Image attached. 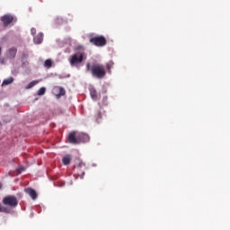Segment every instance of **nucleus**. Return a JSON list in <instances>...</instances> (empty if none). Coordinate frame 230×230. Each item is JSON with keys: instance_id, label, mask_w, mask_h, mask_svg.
I'll return each instance as SVG.
<instances>
[{"instance_id": "obj_1", "label": "nucleus", "mask_w": 230, "mask_h": 230, "mask_svg": "<svg viewBox=\"0 0 230 230\" xmlns=\"http://www.w3.org/2000/svg\"><path fill=\"white\" fill-rule=\"evenodd\" d=\"M86 69L91 73L93 78H98L99 80H102V78H105L107 75V70L105 69V66L100 63H92V64L87 63Z\"/></svg>"}, {"instance_id": "obj_2", "label": "nucleus", "mask_w": 230, "mask_h": 230, "mask_svg": "<svg viewBox=\"0 0 230 230\" xmlns=\"http://www.w3.org/2000/svg\"><path fill=\"white\" fill-rule=\"evenodd\" d=\"M75 51L77 52L72 55L69 59L71 66H78V64L84 62V58H87V56H85V48H84V46H77Z\"/></svg>"}, {"instance_id": "obj_3", "label": "nucleus", "mask_w": 230, "mask_h": 230, "mask_svg": "<svg viewBox=\"0 0 230 230\" xmlns=\"http://www.w3.org/2000/svg\"><path fill=\"white\" fill-rule=\"evenodd\" d=\"M90 43L97 48H103L107 44V39L103 36H95L90 38Z\"/></svg>"}, {"instance_id": "obj_4", "label": "nucleus", "mask_w": 230, "mask_h": 230, "mask_svg": "<svg viewBox=\"0 0 230 230\" xmlns=\"http://www.w3.org/2000/svg\"><path fill=\"white\" fill-rule=\"evenodd\" d=\"M4 206H9V208H17L19 205V200L15 196H6L2 200Z\"/></svg>"}, {"instance_id": "obj_5", "label": "nucleus", "mask_w": 230, "mask_h": 230, "mask_svg": "<svg viewBox=\"0 0 230 230\" xmlns=\"http://www.w3.org/2000/svg\"><path fill=\"white\" fill-rule=\"evenodd\" d=\"M3 22L4 28H8L10 24H13V22H17V18L13 17L12 14H5L0 18Z\"/></svg>"}, {"instance_id": "obj_6", "label": "nucleus", "mask_w": 230, "mask_h": 230, "mask_svg": "<svg viewBox=\"0 0 230 230\" xmlns=\"http://www.w3.org/2000/svg\"><path fill=\"white\" fill-rule=\"evenodd\" d=\"M75 172H76L77 177H80V179H84V175H85V164L79 163L78 165L74 166Z\"/></svg>"}, {"instance_id": "obj_7", "label": "nucleus", "mask_w": 230, "mask_h": 230, "mask_svg": "<svg viewBox=\"0 0 230 230\" xmlns=\"http://www.w3.org/2000/svg\"><path fill=\"white\" fill-rule=\"evenodd\" d=\"M66 143H70L71 145H78V135H76L75 131H72L68 134Z\"/></svg>"}, {"instance_id": "obj_8", "label": "nucleus", "mask_w": 230, "mask_h": 230, "mask_svg": "<svg viewBox=\"0 0 230 230\" xmlns=\"http://www.w3.org/2000/svg\"><path fill=\"white\" fill-rule=\"evenodd\" d=\"M77 141H78V145H80V143H87L89 141V135H87L85 133L78 134Z\"/></svg>"}, {"instance_id": "obj_9", "label": "nucleus", "mask_w": 230, "mask_h": 230, "mask_svg": "<svg viewBox=\"0 0 230 230\" xmlns=\"http://www.w3.org/2000/svg\"><path fill=\"white\" fill-rule=\"evenodd\" d=\"M24 191L25 193H27V195H30L32 200H35L37 199V191H35V190L31 188H28V189H25Z\"/></svg>"}, {"instance_id": "obj_10", "label": "nucleus", "mask_w": 230, "mask_h": 230, "mask_svg": "<svg viewBox=\"0 0 230 230\" xmlns=\"http://www.w3.org/2000/svg\"><path fill=\"white\" fill-rule=\"evenodd\" d=\"M35 44H42V40H44V34L40 32L33 38Z\"/></svg>"}, {"instance_id": "obj_11", "label": "nucleus", "mask_w": 230, "mask_h": 230, "mask_svg": "<svg viewBox=\"0 0 230 230\" xmlns=\"http://www.w3.org/2000/svg\"><path fill=\"white\" fill-rule=\"evenodd\" d=\"M15 55H17V48L13 47L7 50L8 58H15Z\"/></svg>"}, {"instance_id": "obj_12", "label": "nucleus", "mask_w": 230, "mask_h": 230, "mask_svg": "<svg viewBox=\"0 0 230 230\" xmlns=\"http://www.w3.org/2000/svg\"><path fill=\"white\" fill-rule=\"evenodd\" d=\"M90 95H91V98L94 100V102L98 100V92H96V89L94 88L90 89Z\"/></svg>"}, {"instance_id": "obj_13", "label": "nucleus", "mask_w": 230, "mask_h": 230, "mask_svg": "<svg viewBox=\"0 0 230 230\" xmlns=\"http://www.w3.org/2000/svg\"><path fill=\"white\" fill-rule=\"evenodd\" d=\"M10 84H13V77H12V76H10L3 81L2 87H4V85H10Z\"/></svg>"}, {"instance_id": "obj_14", "label": "nucleus", "mask_w": 230, "mask_h": 230, "mask_svg": "<svg viewBox=\"0 0 230 230\" xmlns=\"http://www.w3.org/2000/svg\"><path fill=\"white\" fill-rule=\"evenodd\" d=\"M62 161L63 164H65V166H67V164H70L71 163V155H66V156L63 157Z\"/></svg>"}, {"instance_id": "obj_15", "label": "nucleus", "mask_w": 230, "mask_h": 230, "mask_svg": "<svg viewBox=\"0 0 230 230\" xmlns=\"http://www.w3.org/2000/svg\"><path fill=\"white\" fill-rule=\"evenodd\" d=\"M44 66L45 67H48V69H49V67L53 66V62L51 61V59H47L45 60Z\"/></svg>"}, {"instance_id": "obj_16", "label": "nucleus", "mask_w": 230, "mask_h": 230, "mask_svg": "<svg viewBox=\"0 0 230 230\" xmlns=\"http://www.w3.org/2000/svg\"><path fill=\"white\" fill-rule=\"evenodd\" d=\"M113 66H114V62L109 61V62L106 64V69H108V71H111V69H112Z\"/></svg>"}, {"instance_id": "obj_17", "label": "nucleus", "mask_w": 230, "mask_h": 230, "mask_svg": "<svg viewBox=\"0 0 230 230\" xmlns=\"http://www.w3.org/2000/svg\"><path fill=\"white\" fill-rule=\"evenodd\" d=\"M46 93V88L45 87H41L39 91H38V96H42Z\"/></svg>"}, {"instance_id": "obj_18", "label": "nucleus", "mask_w": 230, "mask_h": 230, "mask_svg": "<svg viewBox=\"0 0 230 230\" xmlns=\"http://www.w3.org/2000/svg\"><path fill=\"white\" fill-rule=\"evenodd\" d=\"M0 213H10V209H8V208L6 207H2L0 205Z\"/></svg>"}, {"instance_id": "obj_19", "label": "nucleus", "mask_w": 230, "mask_h": 230, "mask_svg": "<svg viewBox=\"0 0 230 230\" xmlns=\"http://www.w3.org/2000/svg\"><path fill=\"white\" fill-rule=\"evenodd\" d=\"M59 95L60 96H65L66 95V90H64V88H59Z\"/></svg>"}, {"instance_id": "obj_20", "label": "nucleus", "mask_w": 230, "mask_h": 230, "mask_svg": "<svg viewBox=\"0 0 230 230\" xmlns=\"http://www.w3.org/2000/svg\"><path fill=\"white\" fill-rule=\"evenodd\" d=\"M34 85H35V82L32 81V82H31V83L28 84L27 89H31V87H33Z\"/></svg>"}, {"instance_id": "obj_21", "label": "nucleus", "mask_w": 230, "mask_h": 230, "mask_svg": "<svg viewBox=\"0 0 230 230\" xmlns=\"http://www.w3.org/2000/svg\"><path fill=\"white\" fill-rule=\"evenodd\" d=\"M31 35H35V33H37V29L31 28Z\"/></svg>"}, {"instance_id": "obj_22", "label": "nucleus", "mask_w": 230, "mask_h": 230, "mask_svg": "<svg viewBox=\"0 0 230 230\" xmlns=\"http://www.w3.org/2000/svg\"><path fill=\"white\" fill-rule=\"evenodd\" d=\"M24 167H19L18 169H17V172H18V173H21L22 172H24Z\"/></svg>"}, {"instance_id": "obj_23", "label": "nucleus", "mask_w": 230, "mask_h": 230, "mask_svg": "<svg viewBox=\"0 0 230 230\" xmlns=\"http://www.w3.org/2000/svg\"><path fill=\"white\" fill-rule=\"evenodd\" d=\"M102 118V113L98 112L97 113V119H96V121H100L99 119Z\"/></svg>"}, {"instance_id": "obj_24", "label": "nucleus", "mask_w": 230, "mask_h": 230, "mask_svg": "<svg viewBox=\"0 0 230 230\" xmlns=\"http://www.w3.org/2000/svg\"><path fill=\"white\" fill-rule=\"evenodd\" d=\"M1 51H3V49L0 47V55H1Z\"/></svg>"}, {"instance_id": "obj_25", "label": "nucleus", "mask_w": 230, "mask_h": 230, "mask_svg": "<svg viewBox=\"0 0 230 230\" xmlns=\"http://www.w3.org/2000/svg\"><path fill=\"white\" fill-rule=\"evenodd\" d=\"M25 57L27 58V57H28V54H26Z\"/></svg>"}, {"instance_id": "obj_26", "label": "nucleus", "mask_w": 230, "mask_h": 230, "mask_svg": "<svg viewBox=\"0 0 230 230\" xmlns=\"http://www.w3.org/2000/svg\"><path fill=\"white\" fill-rule=\"evenodd\" d=\"M0 189H1V185H0Z\"/></svg>"}, {"instance_id": "obj_27", "label": "nucleus", "mask_w": 230, "mask_h": 230, "mask_svg": "<svg viewBox=\"0 0 230 230\" xmlns=\"http://www.w3.org/2000/svg\"><path fill=\"white\" fill-rule=\"evenodd\" d=\"M0 125H1V122H0Z\"/></svg>"}]
</instances>
